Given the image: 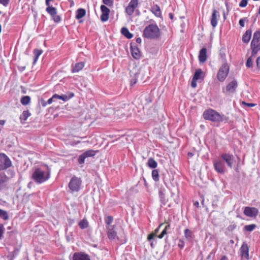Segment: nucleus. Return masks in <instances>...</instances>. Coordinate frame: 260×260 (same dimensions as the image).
I'll return each instance as SVG.
<instances>
[{
	"label": "nucleus",
	"mask_w": 260,
	"mask_h": 260,
	"mask_svg": "<svg viewBox=\"0 0 260 260\" xmlns=\"http://www.w3.org/2000/svg\"><path fill=\"white\" fill-rule=\"evenodd\" d=\"M107 236L111 241L117 240L120 244L126 243L127 241L126 236L124 232L122 231V233L117 235V233L114 225L106 226Z\"/></svg>",
	"instance_id": "f257e3e1"
},
{
	"label": "nucleus",
	"mask_w": 260,
	"mask_h": 260,
	"mask_svg": "<svg viewBox=\"0 0 260 260\" xmlns=\"http://www.w3.org/2000/svg\"><path fill=\"white\" fill-rule=\"evenodd\" d=\"M203 116L205 120L218 123L227 121L229 119L224 114H220L216 111L211 109L205 110L203 114Z\"/></svg>",
	"instance_id": "f03ea898"
},
{
	"label": "nucleus",
	"mask_w": 260,
	"mask_h": 260,
	"mask_svg": "<svg viewBox=\"0 0 260 260\" xmlns=\"http://www.w3.org/2000/svg\"><path fill=\"white\" fill-rule=\"evenodd\" d=\"M143 36L148 39H157L160 36V29L156 24H150L144 28Z\"/></svg>",
	"instance_id": "7ed1b4c3"
},
{
	"label": "nucleus",
	"mask_w": 260,
	"mask_h": 260,
	"mask_svg": "<svg viewBox=\"0 0 260 260\" xmlns=\"http://www.w3.org/2000/svg\"><path fill=\"white\" fill-rule=\"evenodd\" d=\"M49 171L45 172L41 168H36L31 175V179L37 184H41L50 178Z\"/></svg>",
	"instance_id": "20e7f679"
},
{
	"label": "nucleus",
	"mask_w": 260,
	"mask_h": 260,
	"mask_svg": "<svg viewBox=\"0 0 260 260\" xmlns=\"http://www.w3.org/2000/svg\"><path fill=\"white\" fill-rule=\"evenodd\" d=\"M220 55L223 60L222 65L219 68L217 72V79L220 82H223L228 76L230 67L225 58V54L220 53Z\"/></svg>",
	"instance_id": "39448f33"
},
{
	"label": "nucleus",
	"mask_w": 260,
	"mask_h": 260,
	"mask_svg": "<svg viewBox=\"0 0 260 260\" xmlns=\"http://www.w3.org/2000/svg\"><path fill=\"white\" fill-rule=\"evenodd\" d=\"M54 0H45V4L47 6L46 9V12L51 16L53 21L58 23L61 20V17L57 15V10L55 8L51 5L50 3Z\"/></svg>",
	"instance_id": "423d86ee"
},
{
	"label": "nucleus",
	"mask_w": 260,
	"mask_h": 260,
	"mask_svg": "<svg viewBox=\"0 0 260 260\" xmlns=\"http://www.w3.org/2000/svg\"><path fill=\"white\" fill-rule=\"evenodd\" d=\"M82 180L76 176H73L68 184V187L72 192L79 191L81 187Z\"/></svg>",
	"instance_id": "0eeeda50"
},
{
	"label": "nucleus",
	"mask_w": 260,
	"mask_h": 260,
	"mask_svg": "<svg viewBox=\"0 0 260 260\" xmlns=\"http://www.w3.org/2000/svg\"><path fill=\"white\" fill-rule=\"evenodd\" d=\"M220 158L227 166L232 168L236 162L234 156L230 153H223L220 154Z\"/></svg>",
	"instance_id": "6e6552de"
},
{
	"label": "nucleus",
	"mask_w": 260,
	"mask_h": 260,
	"mask_svg": "<svg viewBox=\"0 0 260 260\" xmlns=\"http://www.w3.org/2000/svg\"><path fill=\"white\" fill-rule=\"evenodd\" d=\"M12 166V162L7 155L0 153V171L6 170Z\"/></svg>",
	"instance_id": "1a4fd4ad"
},
{
	"label": "nucleus",
	"mask_w": 260,
	"mask_h": 260,
	"mask_svg": "<svg viewBox=\"0 0 260 260\" xmlns=\"http://www.w3.org/2000/svg\"><path fill=\"white\" fill-rule=\"evenodd\" d=\"M213 167L214 170L219 174H223L225 172V168L224 162L219 157L213 160Z\"/></svg>",
	"instance_id": "9d476101"
},
{
	"label": "nucleus",
	"mask_w": 260,
	"mask_h": 260,
	"mask_svg": "<svg viewBox=\"0 0 260 260\" xmlns=\"http://www.w3.org/2000/svg\"><path fill=\"white\" fill-rule=\"evenodd\" d=\"M139 3L138 0H131L128 6L125 8L126 13L131 16L134 12L135 10L137 8Z\"/></svg>",
	"instance_id": "9b49d317"
},
{
	"label": "nucleus",
	"mask_w": 260,
	"mask_h": 260,
	"mask_svg": "<svg viewBox=\"0 0 260 260\" xmlns=\"http://www.w3.org/2000/svg\"><path fill=\"white\" fill-rule=\"evenodd\" d=\"M258 213V210L255 207H246L244 208V214L250 217H255Z\"/></svg>",
	"instance_id": "f8f14e48"
},
{
	"label": "nucleus",
	"mask_w": 260,
	"mask_h": 260,
	"mask_svg": "<svg viewBox=\"0 0 260 260\" xmlns=\"http://www.w3.org/2000/svg\"><path fill=\"white\" fill-rule=\"evenodd\" d=\"M240 252L242 258L249 259V247L245 242H244L242 245L240 249Z\"/></svg>",
	"instance_id": "ddd939ff"
},
{
	"label": "nucleus",
	"mask_w": 260,
	"mask_h": 260,
	"mask_svg": "<svg viewBox=\"0 0 260 260\" xmlns=\"http://www.w3.org/2000/svg\"><path fill=\"white\" fill-rule=\"evenodd\" d=\"M102 15H101V20L103 22L107 21L109 19L110 10L106 6L102 5L101 6Z\"/></svg>",
	"instance_id": "4468645a"
},
{
	"label": "nucleus",
	"mask_w": 260,
	"mask_h": 260,
	"mask_svg": "<svg viewBox=\"0 0 260 260\" xmlns=\"http://www.w3.org/2000/svg\"><path fill=\"white\" fill-rule=\"evenodd\" d=\"M73 260H90L89 256L82 252H75L72 257Z\"/></svg>",
	"instance_id": "2eb2a0df"
},
{
	"label": "nucleus",
	"mask_w": 260,
	"mask_h": 260,
	"mask_svg": "<svg viewBox=\"0 0 260 260\" xmlns=\"http://www.w3.org/2000/svg\"><path fill=\"white\" fill-rule=\"evenodd\" d=\"M238 87V82L236 80L234 79L229 82L226 86V91L229 93H234L236 91Z\"/></svg>",
	"instance_id": "dca6fc26"
},
{
	"label": "nucleus",
	"mask_w": 260,
	"mask_h": 260,
	"mask_svg": "<svg viewBox=\"0 0 260 260\" xmlns=\"http://www.w3.org/2000/svg\"><path fill=\"white\" fill-rule=\"evenodd\" d=\"M131 51L132 56L136 59H139L141 57V52L138 47L132 44H131Z\"/></svg>",
	"instance_id": "f3484780"
},
{
	"label": "nucleus",
	"mask_w": 260,
	"mask_h": 260,
	"mask_svg": "<svg viewBox=\"0 0 260 260\" xmlns=\"http://www.w3.org/2000/svg\"><path fill=\"white\" fill-rule=\"evenodd\" d=\"M219 17V14L218 12L216 10L213 9L211 19V24L213 27L216 26Z\"/></svg>",
	"instance_id": "a211bd4d"
},
{
	"label": "nucleus",
	"mask_w": 260,
	"mask_h": 260,
	"mask_svg": "<svg viewBox=\"0 0 260 260\" xmlns=\"http://www.w3.org/2000/svg\"><path fill=\"white\" fill-rule=\"evenodd\" d=\"M74 96V94L73 92H70L69 94H62V95H58L57 94H54L53 95V98L55 99H60L64 102H67L69 101L70 99L72 98Z\"/></svg>",
	"instance_id": "6ab92c4d"
},
{
	"label": "nucleus",
	"mask_w": 260,
	"mask_h": 260,
	"mask_svg": "<svg viewBox=\"0 0 260 260\" xmlns=\"http://www.w3.org/2000/svg\"><path fill=\"white\" fill-rule=\"evenodd\" d=\"M207 58V49L206 48H203L200 51L199 60L201 62H204L206 61Z\"/></svg>",
	"instance_id": "aec40b11"
},
{
	"label": "nucleus",
	"mask_w": 260,
	"mask_h": 260,
	"mask_svg": "<svg viewBox=\"0 0 260 260\" xmlns=\"http://www.w3.org/2000/svg\"><path fill=\"white\" fill-rule=\"evenodd\" d=\"M151 12L157 17H161V12L160 7L155 5L151 8Z\"/></svg>",
	"instance_id": "412c9836"
},
{
	"label": "nucleus",
	"mask_w": 260,
	"mask_h": 260,
	"mask_svg": "<svg viewBox=\"0 0 260 260\" xmlns=\"http://www.w3.org/2000/svg\"><path fill=\"white\" fill-rule=\"evenodd\" d=\"M8 179V177L5 174H0V190L5 187Z\"/></svg>",
	"instance_id": "4be33fe9"
},
{
	"label": "nucleus",
	"mask_w": 260,
	"mask_h": 260,
	"mask_svg": "<svg viewBox=\"0 0 260 260\" xmlns=\"http://www.w3.org/2000/svg\"><path fill=\"white\" fill-rule=\"evenodd\" d=\"M84 62H79L76 63L74 66H72V72L73 73H77L81 71L84 67Z\"/></svg>",
	"instance_id": "5701e85b"
},
{
	"label": "nucleus",
	"mask_w": 260,
	"mask_h": 260,
	"mask_svg": "<svg viewBox=\"0 0 260 260\" xmlns=\"http://www.w3.org/2000/svg\"><path fill=\"white\" fill-rule=\"evenodd\" d=\"M251 34L252 31L251 30H247L242 37L243 42L245 43H248L251 39Z\"/></svg>",
	"instance_id": "b1692460"
},
{
	"label": "nucleus",
	"mask_w": 260,
	"mask_h": 260,
	"mask_svg": "<svg viewBox=\"0 0 260 260\" xmlns=\"http://www.w3.org/2000/svg\"><path fill=\"white\" fill-rule=\"evenodd\" d=\"M31 115V113L28 110L23 111L22 113L20 115L19 119L22 123H23L25 121L27 120L28 117Z\"/></svg>",
	"instance_id": "393cba45"
},
{
	"label": "nucleus",
	"mask_w": 260,
	"mask_h": 260,
	"mask_svg": "<svg viewBox=\"0 0 260 260\" xmlns=\"http://www.w3.org/2000/svg\"><path fill=\"white\" fill-rule=\"evenodd\" d=\"M260 39V31L258 30L254 33L253 39L251 42V46H253L257 44Z\"/></svg>",
	"instance_id": "a878e982"
},
{
	"label": "nucleus",
	"mask_w": 260,
	"mask_h": 260,
	"mask_svg": "<svg viewBox=\"0 0 260 260\" xmlns=\"http://www.w3.org/2000/svg\"><path fill=\"white\" fill-rule=\"evenodd\" d=\"M85 14L86 11L85 9L82 8L78 9L76 11V18L79 20L83 17Z\"/></svg>",
	"instance_id": "bb28decb"
},
{
	"label": "nucleus",
	"mask_w": 260,
	"mask_h": 260,
	"mask_svg": "<svg viewBox=\"0 0 260 260\" xmlns=\"http://www.w3.org/2000/svg\"><path fill=\"white\" fill-rule=\"evenodd\" d=\"M121 34L127 39H131L133 35L131 33L129 30L126 27H122L121 29Z\"/></svg>",
	"instance_id": "cd10ccee"
},
{
	"label": "nucleus",
	"mask_w": 260,
	"mask_h": 260,
	"mask_svg": "<svg viewBox=\"0 0 260 260\" xmlns=\"http://www.w3.org/2000/svg\"><path fill=\"white\" fill-rule=\"evenodd\" d=\"M43 51L41 49H35L33 51L34 54L35 55L33 64H35L37 61L39 56L42 53Z\"/></svg>",
	"instance_id": "c85d7f7f"
},
{
	"label": "nucleus",
	"mask_w": 260,
	"mask_h": 260,
	"mask_svg": "<svg viewBox=\"0 0 260 260\" xmlns=\"http://www.w3.org/2000/svg\"><path fill=\"white\" fill-rule=\"evenodd\" d=\"M147 164L151 169H155L157 166V162L152 157L148 158Z\"/></svg>",
	"instance_id": "c756f323"
},
{
	"label": "nucleus",
	"mask_w": 260,
	"mask_h": 260,
	"mask_svg": "<svg viewBox=\"0 0 260 260\" xmlns=\"http://www.w3.org/2000/svg\"><path fill=\"white\" fill-rule=\"evenodd\" d=\"M184 236L186 239L190 241L194 238V235L192 231L189 229H185L184 232Z\"/></svg>",
	"instance_id": "7c9ffc66"
},
{
	"label": "nucleus",
	"mask_w": 260,
	"mask_h": 260,
	"mask_svg": "<svg viewBox=\"0 0 260 260\" xmlns=\"http://www.w3.org/2000/svg\"><path fill=\"white\" fill-rule=\"evenodd\" d=\"M78 225L81 229H85L88 227L89 222L86 218H83L79 222Z\"/></svg>",
	"instance_id": "2f4dec72"
},
{
	"label": "nucleus",
	"mask_w": 260,
	"mask_h": 260,
	"mask_svg": "<svg viewBox=\"0 0 260 260\" xmlns=\"http://www.w3.org/2000/svg\"><path fill=\"white\" fill-rule=\"evenodd\" d=\"M30 98L28 95L23 96L21 98L20 102L23 105H26L29 103Z\"/></svg>",
	"instance_id": "473e14b6"
},
{
	"label": "nucleus",
	"mask_w": 260,
	"mask_h": 260,
	"mask_svg": "<svg viewBox=\"0 0 260 260\" xmlns=\"http://www.w3.org/2000/svg\"><path fill=\"white\" fill-rule=\"evenodd\" d=\"M152 177L154 181L157 182L159 181V174L158 171L156 169H154L152 171Z\"/></svg>",
	"instance_id": "72a5a7b5"
},
{
	"label": "nucleus",
	"mask_w": 260,
	"mask_h": 260,
	"mask_svg": "<svg viewBox=\"0 0 260 260\" xmlns=\"http://www.w3.org/2000/svg\"><path fill=\"white\" fill-rule=\"evenodd\" d=\"M252 48V55H255L257 54V52L260 50V43L259 44H256L253 46H251Z\"/></svg>",
	"instance_id": "f704fd0d"
},
{
	"label": "nucleus",
	"mask_w": 260,
	"mask_h": 260,
	"mask_svg": "<svg viewBox=\"0 0 260 260\" xmlns=\"http://www.w3.org/2000/svg\"><path fill=\"white\" fill-rule=\"evenodd\" d=\"M202 73L203 72L201 69H198L196 70L192 78L197 80H199L201 78V76L202 74Z\"/></svg>",
	"instance_id": "c9c22d12"
},
{
	"label": "nucleus",
	"mask_w": 260,
	"mask_h": 260,
	"mask_svg": "<svg viewBox=\"0 0 260 260\" xmlns=\"http://www.w3.org/2000/svg\"><path fill=\"white\" fill-rule=\"evenodd\" d=\"M84 154L85 155V157H92L94 156L96 152L94 151L93 150H88L84 152Z\"/></svg>",
	"instance_id": "e433bc0d"
},
{
	"label": "nucleus",
	"mask_w": 260,
	"mask_h": 260,
	"mask_svg": "<svg viewBox=\"0 0 260 260\" xmlns=\"http://www.w3.org/2000/svg\"><path fill=\"white\" fill-rule=\"evenodd\" d=\"M0 217L4 220H7L9 216L6 211L0 209Z\"/></svg>",
	"instance_id": "4c0bfd02"
},
{
	"label": "nucleus",
	"mask_w": 260,
	"mask_h": 260,
	"mask_svg": "<svg viewBox=\"0 0 260 260\" xmlns=\"http://www.w3.org/2000/svg\"><path fill=\"white\" fill-rule=\"evenodd\" d=\"M256 226L255 224H252L246 225L244 226V229L246 231L252 232L255 229Z\"/></svg>",
	"instance_id": "58836bf2"
},
{
	"label": "nucleus",
	"mask_w": 260,
	"mask_h": 260,
	"mask_svg": "<svg viewBox=\"0 0 260 260\" xmlns=\"http://www.w3.org/2000/svg\"><path fill=\"white\" fill-rule=\"evenodd\" d=\"M170 228V224H167L166 226V227L165 228V229L163 230V231H162L161 234L158 236V238L159 239L162 238L164 237V236L167 234V230Z\"/></svg>",
	"instance_id": "ea45409f"
},
{
	"label": "nucleus",
	"mask_w": 260,
	"mask_h": 260,
	"mask_svg": "<svg viewBox=\"0 0 260 260\" xmlns=\"http://www.w3.org/2000/svg\"><path fill=\"white\" fill-rule=\"evenodd\" d=\"M86 158V157H85V154H84V153H83L82 154L79 155V156L78 157V162L80 164H84Z\"/></svg>",
	"instance_id": "a19ab883"
},
{
	"label": "nucleus",
	"mask_w": 260,
	"mask_h": 260,
	"mask_svg": "<svg viewBox=\"0 0 260 260\" xmlns=\"http://www.w3.org/2000/svg\"><path fill=\"white\" fill-rule=\"evenodd\" d=\"M113 220V218L111 216H108L105 219V222L106 224H107V226L111 225L110 224L112 222Z\"/></svg>",
	"instance_id": "79ce46f5"
},
{
	"label": "nucleus",
	"mask_w": 260,
	"mask_h": 260,
	"mask_svg": "<svg viewBox=\"0 0 260 260\" xmlns=\"http://www.w3.org/2000/svg\"><path fill=\"white\" fill-rule=\"evenodd\" d=\"M217 251V248H214L212 250V251L210 252L209 254L208 255L207 259H209L211 257H214L215 254Z\"/></svg>",
	"instance_id": "37998d69"
},
{
	"label": "nucleus",
	"mask_w": 260,
	"mask_h": 260,
	"mask_svg": "<svg viewBox=\"0 0 260 260\" xmlns=\"http://www.w3.org/2000/svg\"><path fill=\"white\" fill-rule=\"evenodd\" d=\"M246 66L247 68H251L252 67V60L251 57H250L247 59Z\"/></svg>",
	"instance_id": "c03bdc74"
},
{
	"label": "nucleus",
	"mask_w": 260,
	"mask_h": 260,
	"mask_svg": "<svg viewBox=\"0 0 260 260\" xmlns=\"http://www.w3.org/2000/svg\"><path fill=\"white\" fill-rule=\"evenodd\" d=\"M249 0H242L239 3V6L242 8H244L247 5L248 1Z\"/></svg>",
	"instance_id": "a18cd8bd"
},
{
	"label": "nucleus",
	"mask_w": 260,
	"mask_h": 260,
	"mask_svg": "<svg viewBox=\"0 0 260 260\" xmlns=\"http://www.w3.org/2000/svg\"><path fill=\"white\" fill-rule=\"evenodd\" d=\"M245 21H248V19L247 18H242V19H240L239 22V25L241 27H244L245 25Z\"/></svg>",
	"instance_id": "49530a36"
},
{
	"label": "nucleus",
	"mask_w": 260,
	"mask_h": 260,
	"mask_svg": "<svg viewBox=\"0 0 260 260\" xmlns=\"http://www.w3.org/2000/svg\"><path fill=\"white\" fill-rule=\"evenodd\" d=\"M10 0H0V4L5 7H7L9 4Z\"/></svg>",
	"instance_id": "de8ad7c7"
},
{
	"label": "nucleus",
	"mask_w": 260,
	"mask_h": 260,
	"mask_svg": "<svg viewBox=\"0 0 260 260\" xmlns=\"http://www.w3.org/2000/svg\"><path fill=\"white\" fill-rule=\"evenodd\" d=\"M103 2L104 4L110 6L113 5V1L112 0H103Z\"/></svg>",
	"instance_id": "09e8293b"
},
{
	"label": "nucleus",
	"mask_w": 260,
	"mask_h": 260,
	"mask_svg": "<svg viewBox=\"0 0 260 260\" xmlns=\"http://www.w3.org/2000/svg\"><path fill=\"white\" fill-rule=\"evenodd\" d=\"M4 231V227L3 224H0V239H2L3 237V234Z\"/></svg>",
	"instance_id": "8fccbe9b"
},
{
	"label": "nucleus",
	"mask_w": 260,
	"mask_h": 260,
	"mask_svg": "<svg viewBox=\"0 0 260 260\" xmlns=\"http://www.w3.org/2000/svg\"><path fill=\"white\" fill-rule=\"evenodd\" d=\"M159 195L160 198V200L162 201L165 198V194L164 193V191L162 190H160L159 191Z\"/></svg>",
	"instance_id": "3c124183"
},
{
	"label": "nucleus",
	"mask_w": 260,
	"mask_h": 260,
	"mask_svg": "<svg viewBox=\"0 0 260 260\" xmlns=\"http://www.w3.org/2000/svg\"><path fill=\"white\" fill-rule=\"evenodd\" d=\"M197 80H194V79L192 78V80H191V86L193 88H195L197 87Z\"/></svg>",
	"instance_id": "603ef678"
},
{
	"label": "nucleus",
	"mask_w": 260,
	"mask_h": 260,
	"mask_svg": "<svg viewBox=\"0 0 260 260\" xmlns=\"http://www.w3.org/2000/svg\"><path fill=\"white\" fill-rule=\"evenodd\" d=\"M155 236H156L155 233H151L148 235L147 239L149 241H151Z\"/></svg>",
	"instance_id": "864d4df0"
},
{
	"label": "nucleus",
	"mask_w": 260,
	"mask_h": 260,
	"mask_svg": "<svg viewBox=\"0 0 260 260\" xmlns=\"http://www.w3.org/2000/svg\"><path fill=\"white\" fill-rule=\"evenodd\" d=\"M242 104L244 105H246L247 106V107H254L255 104H253V103H247L245 102H242Z\"/></svg>",
	"instance_id": "5fc2aeb1"
},
{
	"label": "nucleus",
	"mask_w": 260,
	"mask_h": 260,
	"mask_svg": "<svg viewBox=\"0 0 260 260\" xmlns=\"http://www.w3.org/2000/svg\"><path fill=\"white\" fill-rule=\"evenodd\" d=\"M19 250L18 249H15L11 254H14V256L15 257L19 253Z\"/></svg>",
	"instance_id": "6e6d98bb"
},
{
	"label": "nucleus",
	"mask_w": 260,
	"mask_h": 260,
	"mask_svg": "<svg viewBox=\"0 0 260 260\" xmlns=\"http://www.w3.org/2000/svg\"><path fill=\"white\" fill-rule=\"evenodd\" d=\"M55 98H53V95L52 96V98L49 99L47 101L48 104H51L53 101H55Z\"/></svg>",
	"instance_id": "4d7b16f0"
},
{
	"label": "nucleus",
	"mask_w": 260,
	"mask_h": 260,
	"mask_svg": "<svg viewBox=\"0 0 260 260\" xmlns=\"http://www.w3.org/2000/svg\"><path fill=\"white\" fill-rule=\"evenodd\" d=\"M15 257L14 256V254H12L10 253L8 255V258L9 260H13Z\"/></svg>",
	"instance_id": "13d9d810"
},
{
	"label": "nucleus",
	"mask_w": 260,
	"mask_h": 260,
	"mask_svg": "<svg viewBox=\"0 0 260 260\" xmlns=\"http://www.w3.org/2000/svg\"><path fill=\"white\" fill-rule=\"evenodd\" d=\"M256 64H257V67L258 68H260V56L257 57V58L256 59Z\"/></svg>",
	"instance_id": "bf43d9fd"
},
{
	"label": "nucleus",
	"mask_w": 260,
	"mask_h": 260,
	"mask_svg": "<svg viewBox=\"0 0 260 260\" xmlns=\"http://www.w3.org/2000/svg\"><path fill=\"white\" fill-rule=\"evenodd\" d=\"M184 242L182 241H180L179 243L178 244V246L181 248H182L184 247Z\"/></svg>",
	"instance_id": "052dcab7"
},
{
	"label": "nucleus",
	"mask_w": 260,
	"mask_h": 260,
	"mask_svg": "<svg viewBox=\"0 0 260 260\" xmlns=\"http://www.w3.org/2000/svg\"><path fill=\"white\" fill-rule=\"evenodd\" d=\"M41 104H42V105L43 107H45L48 104L47 102H46L45 101H42Z\"/></svg>",
	"instance_id": "680f3d73"
},
{
	"label": "nucleus",
	"mask_w": 260,
	"mask_h": 260,
	"mask_svg": "<svg viewBox=\"0 0 260 260\" xmlns=\"http://www.w3.org/2000/svg\"><path fill=\"white\" fill-rule=\"evenodd\" d=\"M193 155H194L193 153L192 152H188L187 153V156H188V158H190V157H192L193 156Z\"/></svg>",
	"instance_id": "e2e57ef3"
},
{
	"label": "nucleus",
	"mask_w": 260,
	"mask_h": 260,
	"mask_svg": "<svg viewBox=\"0 0 260 260\" xmlns=\"http://www.w3.org/2000/svg\"><path fill=\"white\" fill-rule=\"evenodd\" d=\"M161 225V224H160L156 229L155 230L154 232L153 233L155 234V236H156V234L158 232L159 229Z\"/></svg>",
	"instance_id": "0e129e2a"
},
{
	"label": "nucleus",
	"mask_w": 260,
	"mask_h": 260,
	"mask_svg": "<svg viewBox=\"0 0 260 260\" xmlns=\"http://www.w3.org/2000/svg\"><path fill=\"white\" fill-rule=\"evenodd\" d=\"M141 39L140 38H138L136 39V42L138 44H140L141 43Z\"/></svg>",
	"instance_id": "69168bd1"
},
{
	"label": "nucleus",
	"mask_w": 260,
	"mask_h": 260,
	"mask_svg": "<svg viewBox=\"0 0 260 260\" xmlns=\"http://www.w3.org/2000/svg\"><path fill=\"white\" fill-rule=\"evenodd\" d=\"M220 260H228V258L226 256L224 255L222 256Z\"/></svg>",
	"instance_id": "338daca9"
},
{
	"label": "nucleus",
	"mask_w": 260,
	"mask_h": 260,
	"mask_svg": "<svg viewBox=\"0 0 260 260\" xmlns=\"http://www.w3.org/2000/svg\"><path fill=\"white\" fill-rule=\"evenodd\" d=\"M5 120H0V124L4 125L5 124Z\"/></svg>",
	"instance_id": "774afa93"
}]
</instances>
